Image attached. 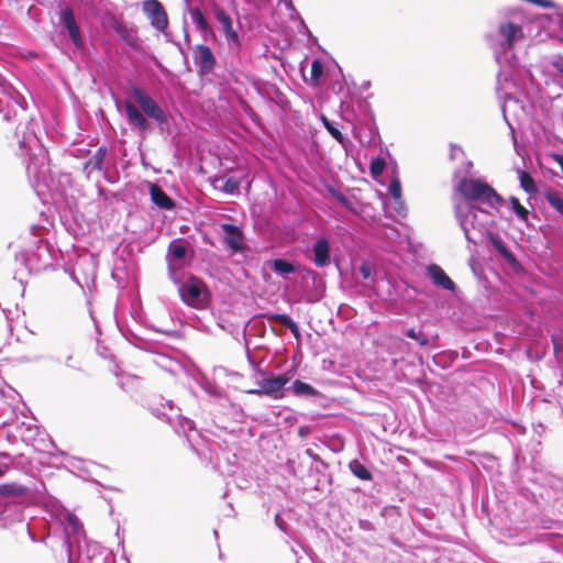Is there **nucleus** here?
I'll use <instances>...</instances> for the list:
<instances>
[{
    "instance_id": "1",
    "label": "nucleus",
    "mask_w": 563,
    "mask_h": 563,
    "mask_svg": "<svg viewBox=\"0 0 563 563\" xmlns=\"http://www.w3.org/2000/svg\"><path fill=\"white\" fill-rule=\"evenodd\" d=\"M186 4L195 32L216 35V31H222L223 35H238L233 29L231 15L224 9L217 5L211 9H201L198 5H189V2Z\"/></svg>"
},
{
    "instance_id": "2",
    "label": "nucleus",
    "mask_w": 563,
    "mask_h": 563,
    "mask_svg": "<svg viewBox=\"0 0 563 563\" xmlns=\"http://www.w3.org/2000/svg\"><path fill=\"white\" fill-rule=\"evenodd\" d=\"M454 195L468 202L504 205V198L486 181L479 178L462 177L453 189Z\"/></svg>"
},
{
    "instance_id": "3",
    "label": "nucleus",
    "mask_w": 563,
    "mask_h": 563,
    "mask_svg": "<svg viewBox=\"0 0 563 563\" xmlns=\"http://www.w3.org/2000/svg\"><path fill=\"white\" fill-rule=\"evenodd\" d=\"M260 373L263 375V378L257 382V388L249 389L246 393L256 396H266L276 400L284 398L285 387L290 380L289 375L284 373L275 376L262 369H260Z\"/></svg>"
},
{
    "instance_id": "4",
    "label": "nucleus",
    "mask_w": 563,
    "mask_h": 563,
    "mask_svg": "<svg viewBox=\"0 0 563 563\" xmlns=\"http://www.w3.org/2000/svg\"><path fill=\"white\" fill-rule=\"evenodd\" d=\"M181 300L195 308L201 307L206 303L208 297V287L203 280L196 276H190L178 288Z\"/></svg>"
},
{
    "instance_id": "5",
    "label": "nucleus",
    "mask_w": 563,
    "mask_h": 563,
    "mask_svg": "<svg viewBox=\"0 0 563 563\" xmlns=\"http://www.w3.org/2000/svg\"><path fill=\"white\" fill-rule=\"evenodd\" d=\"M130 93L142 111L159 125L167 123V117L157 102L142 88L133 86Z\"/></svg>"
},
{
    "instance_id": "6",
    "label": "nucleus",
    "mask_w": 563,
    "mask_h": 563,
    "mask_svg": "<svg viewBox=\"0 0 563 563\" xmlns=\"http://www.w3.org/2000/svg\"><path fill=\"white\" fill-rule=\"evenodd\" d=\"M142 11L151 25L159 33L166 34L168 16L164 5L158 0H145L142 2Z\"/></svg>"
},
{
    "instance_id": "7",
    "label": "nucleus",
    "mask_w": 563,
    "mask_h": 563,
    "mask_svg": "<svg viewBox=\"0 0 563 563\" xmlns=\"http://www.w3.org/2000/svg\"><path fill=\"white\" fill-rule=\"evenodd\" d=\"M220 228L225 236V242L234 253L242 252L245 247L244 234L242 230L230 223H222Z\"/></svg>"
},
{
    "instance_id": "8",
    "label": "nucleus",
    "mask_w": 563,
    "mask_h": 563,
    "mask_svg": "<svg viewBox=\"0 0 563 563\" xmlns=\"http://www.w3.org/2000/svg\"><path fill=\"white\" fill-rule=\"evenodd\" d=\"M123 107L125 110L128 122L131 126L136 128L142 132L150 130V123L147 122L145 115L137 109V107L133 102L125 100L123 102Z\"/></svg>"
},
{
    "instance_id": "9",
    "label": "nucleus",
    "mask_w": 563,
    "mask_h": 563,
    "mask_svg": "<svg viewBox=\"0 0 563 563\" xmlns=\"http://www.w3.org/2000/svg\"><path fill=\"white\" fill-rule=\"evenodd\" d=\"M195 62L200 68V73L209 74L213 70L216 58L211 49L206 45H198L195 51Z\"/></svg>"
},
{
    "instance_id": "10",
    "label": "nucleus",
    "mask_w": 563,
    "mask_h": 563,
    "mask_svg": "<svg viewBox=\"0 0 563 563\" xmlns=\"http://www.w3.org/2000/svg\"><path fill=\"white\" fill-rule=\"evenodd\" d=\"M101 25L104 31L114 32L115 35H129L130 30L121 18L112 13H103L100 19Z\"/></svg>"
},
{
    "instance_id": "11",
    "label": "nucleus",
    "mask_w": 563,
    "mask_h": 563,
    "mask_svg": "<svg viewBox=\"0 0 563 563\" xmlns=\"http://www.w3.org/2000/svg\"><path fill=\"white\" fill-rule=\"evenodd\" d=\"M58 15L59 24L66 29L68 33L67 35H81L78 23L76 21L75 12L70 7L65 5L59 11Z\"/></svg>"
},
{
    "instance_id": "12",
    "label": "nucleus",
    "mask_w": 563,
    "mask_h": 563,
    "mask_svg": "<svg viewBox=\"0 0 563 563\" xmlns=\"http://www.w3.org/2000/svg\"><path fill=\"white\" fill-rule=\"evenodd\" d=\"M313 263L318 267H324L330 263L329 241L325 238L319 239L313 244Z\"/></svg>"
},
{
    "instance_id": "13",
    "label": "nucleus",
    "mask_w": 563,
    "mask_h": 563,
    "mask_svg": "<svg viewBox=\"0 0 563 563\" xmlns=\"http://www.w3.org/2000/svg\"><path fill=\"white\" fill-rule=\"evenodd\" d=\"M428 274L432 278L433 283L443 289L454 290V282L446 275V273L437 264L428 266Z\"/></svg>"
},
{
    "instance_id": "14",
    "label": "nucleus",
    "mask_w": 563,
    "mask_h": 563,
    "mask_svg": "<svg viewBox=\"0 0 563 563\" xmlns=\"http://www.w3.org/2000/svg\"><path fill=\"white\" fill-rule=\"evenodd\" d=\"M150 194L153 202L161 209L170 210L175 207L172 198L156 184L150 186Z\"/></svg>"
},
{
    "instance_id": "15",
    "label": "nucleus",
    "mask_w": 563,
    "mask_h": 563,
    "mask_svg": "<svg viewBox=\"0 0 563 563\" xmlns=\"http://www.w3.org/2000/svg\"><path fill=\"white\" fill-rule=\"evenodd\" d=\"M279 4H283L285 9L289 12V16L294 22H298V33L300 35H313L309 30L301 15L295 8L292 0H278Z\"/></svg>"
},
{
    "instance_id": "16",
    "label": "nucleus",
    "mask_w": 563,
    "mask_h": 563,
    "mask_svg": "<svg viewBox=\"0 0 563 563\" xmlns=\"http://www.w3.org/2000/svg\"><path fill=\"white\" fill-rule=\"evenodd\" d=\"M29 493V488L20 483L7 482L0 484V497L20 498Z\"/></svg>"
},
{
    "instance_id": "17",
    "label": "nucleus",
    "mask_w": 563,
    "mask_h": 563,
    "mask_svg": "<svg viewBox=\"0 0 563 563\" xmlns=\"http://www.w3.org/2000/svg\"><path fill=\"white\" fill-rule=\"evenodd\" d=\"M488 240L509 264L515 265L517 263L515 255L506 247L498 234L489 233Z\"/></svg>"
},
{
    "instance_id": "18",
    "label": "nucleus",
    "mask_w": 563,
    "mask_h": 563,
    "mask_svg": "<svg viewBox=\"0 0 563 563\" xmlns=\"http://www.w3.org/2000/svg\"><path fill=\"white\" fill-rule=\"evenodd\" d=\"M519 181L521 188L529 195H534L538 191V187L536 185L534 179L531 175L526 170L519 172Z\"/></svg>"
},
{
    "instance_id": "19",
    "label": "nucleus",
    "mask_w": 563,
    "mask_h": 563,
    "mask_svg": "<svg viewBox=\"0 0 563 563\" xmlns=\"http://www.w3.org/2000/svg\"><path fill=\"white\" fill-rule=\"evenodd\" d=\"M271 268L280 275H287L296 272V266L283 258H276L272 261Z\"/></svg>"
},
{
    "instance_id": "20",
    "label": "nucleus",
    "mask_w": 563,
    "mask_h": 563,
    "mask_svg": "<svg viewBox=\"0 0 563 563\" xmlns=\"http://www.w3.org/2000/svg\"><path fill=\"white\" fill-rule=\"evenodd\" d=\"M498 33V35H523L521 25L514 21L500 23Z\"/></svg>"
},
{
    "instance_id": "21",
    "label": "nucleus",
    "mask_w": 563,
    "mask_h": 563,
    "mask_svg": "<svg viewBox=\"0 0 563 563\" xmlns=\"http://www.w3.org/2000/svg\"><path fill=\"white\" fill-rule=\"evenodd\" d=\"M292 390L296 396H316L318 394L312 386L299 379L292 383Z\"/></svg>"
},
{
    "instance_id": "22",
    "label": "nucleus",
    "mask_w": 563,
    "mask_h": 563,
    "mask_svg": "<svg viewBox=\"0 0 563 563\" xmlns=\"http://www.w3.org/2000/svg\"><path fill=\"white\" fill-rule=\"evenodd\" d=\"M350 468L353 475H355L357 478L362 481H369L372 479V473L368 471V468L360 463L358 461H353L350 463Z\"/></svg>"
},
{
    "instance_id": "23",
    "label": "nucleus",
    "mask_w": 563,
    "mask_h": 563,
    "mask_svg": "<svg viewBox=\"0 0 563 563\" xmlns=\"http://www.w3.org/2000/svg\"><path fill=\"white\" fill-rule=\"evenodd\" d=\"M106 158V150L98 148L92 157L87 162L86 167L95 170H101Z\"/></svg>"
},
{
    "instance_id": "24",
    "label": "nucleus",
    "mask_w": 563,
    "mask_h": 563,
    "mask_svg": "<svg viewBox=\"0 0 563 563\" xmlns=\"http://www.w3.org/2000/svg\"><path fill=\"white\" fill-rule=\"evenodd\" d=\"M168 252L175 260H183L185 258L187 254V246L186 242L179 241V242H172L168 246Z\"/></svg>"
},
{
    "instance_id": "25",
    "label": "nucleus",
    "mask_w": 563,
    "mask_h": 563,
    "mask_svg": "<svg viewBox=\"0 0 563 563\" xmlns=\"http://www.w3.org/2000/svg\"><path fill=\"white\" fill-rule=\"evenodd\" d=\"M406 335L412 340H416L419 343V345H421V346H427L429 344V338L423 332L422 329L417 330L415 328H411L406 331Z\"/></svg>"
},
{
    "instance_id": "26",
    "label": "nucleus",
    "mask_w": 563,
    "mask_h": 563,
    "mask_svg": "<svg viewBox=\"0 0 563 563\" xmlns=\"http://www.w3.org/2000/svg\"><path fill=\"white\" fill-rule=\"evenodd\" d=\"M323 124L327 131L340 143L344 144L345 137L339 128L331 121H329L325 117H322Z\"/></svg>"
},
{
    "instance_id": "27",
    "label": "nucleus",
    "mask_w": 563,
    "mask_h": 563,
    "mask_svg": "<svg viewBox=\"0 0 563 563\" xmlns=\"http://www.w3.org/2000/svg\"><path fill=\"white\" fill-rule=\"evenodd\" d=\"M545 199L550 203L552 208H554L558 212L563 214V199L555 191H548L545 194Z\"/></svg>"
},
{
    "instance_id": "28",
    "label": "nucleus",
    "mask_w": 563,
    "mask_h": 563,
    "mask_svg": "<svg viewBox=\"0 0 563 563\" xmlns=\"http://www.w3.org/2000/svg\"><path fill=\"white\" fill-rule=\"evenodd\" d=\"M386 167V161L383 157H376L371 161L369 172L373 177H377L383 174Z\"/></svg>"
},
{
    "instance_id": "29",
    "label": "nucleus",
    "mask_w": 563,
    "mask_h": 563,
    "mask_svg": "<svg viewBox=\"0 0 563 563\" xmlns=\"http://www.w3.org/2000/svg\"><path fill=\"white\" fill-rule=\"evenodd\" d=\"M510 205L516 212V214L523 221L528 220V210L520 203L519 199L516 197H510Z\"/></svg>"
},
{
    "instance_id": "30",
    "label": "nucleus",
    "mask_w": 563,
    "mask_h": 563,
    "mask_svg": "<svg viewBox=\"0 0 563 563\" xmlns=\"http://www.w3.org/2000/svg\"><path fill=\"white\" fill-rule=\"evenodd\" d=\"M269 322H277L284 325H287L289 320L291 319L288 314L285 313H274V312H266L262 316Z\"/></svg>"
},
{
    "instance_id": "31",
    "label": "nucleus",
    "mask_w": 563,
    "mask_h": 563,
    "mask_svg": "<svg viewBox=\"0 0 563 563\" xmlns=\"http://www.w3.org/2000/svg\"><path fill=\"white\" fill-rule=\"evenodd\" d=\"M323 75V65L319 59H314L311 63L310 76L312 82L317 84L320 77Z\"/></svg>"
},
{
    "instance_id": "32",
    "label": "nucleus",
    "mask_w": 563,
    "mask_h": 563,
    "mask_svg": "<svg viewBox=\"0 0 563 563\" xmlns=\"http://www.w3.org/2000/svg\"><path fill=\"white\" fill-rule=\"evenodd\" d=\"M239 186L240 180L238 178L229 177L223 185V190L227 194L233 195L239 189Z\"/></svg>"
},
{
    "instance_id": "33",
    "label": "nucleus",
    "mask_w": 563,
    "mask_h": 563,
    "mask_svg": "<svg viewBox=\"0 0 563 563\" xmlns=\"http://www.w3.org/2000/svg\"><path fill=\"white\" fill-rule=\"evenodd\" d=\"M67 522L75 533L84 532V526L80 522V520L77 518V516L69 514L67 516Z\"/></svg>"
},
{
    "instance_id": "34",
    "label": "nucleus",
    "mask_w": 563,
    "mask_h": 563,
    "mask_svg": "<svg viewBox=\"0 0 563 563\" xmlns=\"http://www.w3.org/2000/svg\"><path fill=\"white\" fill-rule=\"evenodd\" d=\"M389 194L395 198L399 199L401 196V186L398 179H393L388 186Z\"/></svg>"
},
{
    "instance_id": "35",
    "label": "nucleus",
    "mask_w": 563,
    "mask_h": 563,
    "mask_svg": "<svg viewBox=\"0 0 563 563\" xmlns=\"http://www.w3.org/2000/svg\"><path fill=\"white\" fill-rule=\"evenodd\" d=\"M454 213H455V217L457 218V220L460 221V223L463 224L467 218V212H464L462 210V207L460 205H456L454 207Z\"/></svg>"
},
{
    "instance_id": "36",
    "label": "nucleus",
    "mask_w": 563,
    "mask_h": 563,
    "mask_svg": "<svg viewBox=\"0 0 563 563\" xmlns=\"http://www.w3.org/2000/svg\"><path fill=\"white\" fill-rule=\"evenodd\" d=\"M360 274L362 275V277L364 279H367L371 277L372 275V269H371V266L368 263H363L361 266H360Z\"/></svg>"
},
{
    "instance_id": "37",
    "label": "nucleus",
    "mask_w": 563,
    "mask_h": 563,
    "mask_svg": "<svg viewBox=\"0 0 563 563\" xmlns=\"http://www.w3.org/2000/svg\"><path fill=\"white\" fill-rule=\"evenodd\" d=\"M339 202L346 209L354 211L351 201L342 194L336 195Z\"/></svg>"
},
{
    "instance_id": "38",
    "label": "nucleus",
    "mask_w": 563,
    "mask_h": 563,
    "mask_svg": "<svg viewBox=\"0 0 563 563\" xmlns=\"http://www.w3.org/2000/svg\"><path fill=\"white\" fill-rule=\"evenodd\" d=\"M292 333V335L298 339L300 336V331L298 325L292 321V319L289 320V322L286 325Z\"/></svg>"
},
{
    "instance_id": "39",
    "label": "nucleus",
    "mask_w": 563,
    "mask_h": 563,
    "mask_svg": "<svg viewBox=\"0 0 563 563\" xmlns=\"http://www.w3.org/2000/svg\"><path fill=\"white\" fill-rule=\"evenodd\" d=\"M552 158L560 166V168L563 173V155L554 153V154H552Z\"/></svg>"
},
{
    "instance_id": "40",
    "label": "nucleus",
    "mask_w": 563,
    "mask_h": 563,
    "mask_svg": "<svg viewBox=\"0 0 563 563\" xmlns=\"http://www.w3.org/2000/svg\"><path fill=\"white\" fill-rule=\"evenodd\" d=\"M84 37H70V40L73 41L74 45L78 48V49H81L84 47V41H82Z\"/></svg>"
},
{
    "instance_id": "41",
    "label": "nucleus",
    "mask_w": 563,
    "mask_h": 563,
    "mask_svg": "<svg viewBox=\"0 0 563 563\" xmlns=\"http://www.w3.org/2000/svg\"><path fill=\"white\" fill-rule=\"evenodd\" d=\"M552 66L563 75V60H553Z\"/></svg>"
},
{
    "instance_id": "42",
    "label": "nucleus",
    "mask_w": 563,
    "mask_h": 563,
    "mask_svg": "<svg viewBox=\"0 0 563 563\" xmlns=\"http://www.w3.org/2000/svg\"><path fill=\"white\" fill-rule=\"evenodd\" d=\"M9 468L8 464L0 465V477H2Z\"/></svg>"
},
{
    "instance_id": "43",
    "label": "nucleus",
    "mask_w": 563,
    "mask_h": 563,
    "mask_svg": "<svg viewBox=\"0 0 563 563\" xmlns=\"http://www.w3.org/2000/svg\"><path fill=\"white\" fill-rule=\"evenodd\" d=\"M306 274H307L308 276H311L312 278H314V277H316V275H317V273H316L314 271L310 269V268H307V269H306Z\"/></svg>"
},
{
    "instance_id": "44",
    "label": "nucleus",
    "mask_w": 563,
    "mask_h": 563,
    "mask_svg": "<svg viewBox=\"0 0 563 563\" xmlns=\"http://www.w3.org/2000/svg\"><path fill=\"white\" fill-rule=\"evenodd\" d=\"M507 38V44L508 46L510 47L514 43V41L517 38V37H512V36H509V37H506Z\"/></svg>"
},
{
    "instance_id": "45",
    "label": "nucleus",
    "mask_w": 563,
    "mask_h": 563,
    "mask_svg": "<svg viewBox=\"0 0 563 563\" xmlns=\"http://www.w3.org/2000/svg\"><path fill=\"white\" fill-rule=\"evenodd\" d=\"M1 457H9L10 455L7 452H0Z\"/></svg>"
},
{
    "instance_id": "46",
    "label": "nucleus",
    "mask_w": 563,
    "mask_h": 563,
    "mask_svg": "<svg viewBox=\"0 0 563 563\" xmlns=\"http://www.w3.org/2000/svg\"><path fill=\"white\" fill-rule=\"evenodd\" d=\"M36 3L42 4L45 0H34Z\"/></svg>"
},
{
    "instance_id": "47",
    "label": "nucleus",
    "mask_w": 563,
    "mask_h": 563,
    "mask_svg": "<svg viewBox=\"0 0 563 563\" xmlns=\"http://www.w3.org/2000/svg\"><path fill=\"white\" fill-rule=\"evenodd\" d=\"M552 341H553V344H554V349L556 350V339H555V338H553V340H552Z\"/></svg>"
},
{
    "instance_id": "48",
    "label": "nucleus",
    "mask_w": 563,
    "mask_h": 563,
    "mask_svg": "<svg viewBox=\"0 0 563 563\" xmlns=\"http://www.w3.org/2000/svg\"><path fill=\"white\" fill-rule=\"evenodd\" d=\"M188 35H189V34H188V31H187V29L185 27V36H188Z\"/></svg>"
},
{
    "instance_id": "49",
    "label": "nucleus",
    "mask_w": 563,
    "mask_h": 563,
    "mask_svg": "<svg viewBox=\"0 0 563 563\" xmlns=\"http://www.w3.org/2000/svg\"><path fill=\"white\" fill-rule=\"evenodd\" d=\"M185 2H188V0H185Z\"/></svg>"
}]
</instances>
